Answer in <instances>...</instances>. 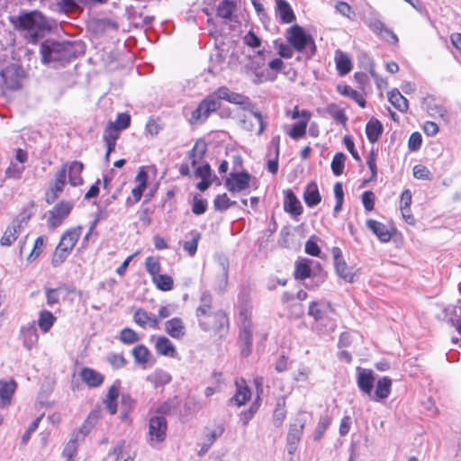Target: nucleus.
Masks as SVG:
<instances>
[{
	"instance_id": "obj_1",
	"label": "nucleus",
	"mask_w": 461,
	"mask_h": 461,
	"mask_svg": "<svg viewBox=\"0 0 461 461\" xmlns=\"http://www.w3.org/2000/svg\"><path fill=\"white\" fill-rule=\"evenodd\" d=\"M14 29L19 32L30 43L35 44L51 25L48 18L40 11H23L18 15L9 17Z\"/></svg>"
},
{
	"instance_id": "obj_2",
	"label": "nucleus",
	"mask_w": 461,
	"mask_h": 461,
	"mask_svg": "<svg viewBox=\"0 0 461 461\" xmlns=\"http://www.w3.org/2000/svg\"><path fill=\"white\" fill-rule=\"evenodd\" d=\"M41 52L43 63L68 62L76 56V46L70 41H47L41 44Z\"/></svg>"
},
{
	"instance_id": "obj_3",
	"label": "nucleus",
	"mask_w": 461,
	"mask_h": 461,
	"mask_svg": "<svg viewBox=\"0 0 461 461\" xmlns=\"http://www.w3.org/2000/svg\"><path fill=\"white\" fill-rule=\"evenodd\" d=\"M229 103L243 105V109L248 111V114H245L243 116V119L241 120L242 127L248 131L253 130V125L251 124L249 120H250L252 117L257 121L258 124V130L257 134L261 135L266 128V122L263 120L261 113L255 107L254 104H250L249 97L239 94L232 92L230 99L228 101Z\"/></svg>"
},
{
	"instance_id": "obj_4",
	"label": "nucleus",
	"mask_w": 461,
	"mask_h": 461,
	"mask_svg": "<svg viewBox=\"0 0 461 461\" xmlns=\"http://www.w3.org/2000/svg\"><path fill=\"white\" fill-rule=\"evenodd\" d=\"M211 294L207 292L203 293L201 296V304L196 310V314L198 317L206 316L210 319L212 318L215 321L216 323L212 324L211 321H201V325H203L205 330L214 329L218 331L226 330L228 326L227 316L222 312H217L215 313H212L211 312Z\"/></svg>"
},
{
	"instance_id": "obj_5",
	"label": "nucleus",
	"mask_w": 461,
	"mask_h": 461,
	"mask_svg": "<svg viewBox=\"0 0 461 461\" xmlns=\"http://www.w3.org/2000/svg\"><path fill=\"white\" fill-rule=\"evenodd\" d=\"M92 418L97 419L98 411H92L88 416V419L82 424V426L71 433L70 438L66 444L62 452L63 456H65L67 459L72 460V457L77 453L78 443L83 441L84 438L90 433L93 427L90 421Z\"/></svg>"
},
{
	"instance_id": "obj_6",
	"label": "nucleus",
	"mask_w": 461,
	"mask_h": 461,
	"mask_svg": "<svg viewBox=\"0 0 461 461\" xmlns=\"http://www.w3.org/2000/svg\"><path fill=\"white\" fill-rule=\"evenodd\" d=\"M334 311L330 303L327 302H312L309 306L308 314L321 326L334 330V323L331 321V315Z\"/></svg>"
},
{
	"instance_id": "obj_7",
	"label": "nucleus",
	"mask_w": 461,
	"mask_h": 461,
	"mask_svg": "<svg viewBox=\"0 0 461 461\" xmlns=\"http://www.w3.org/2000/svg\"><path fill=\"white\" fill-rule=\"evenodd\" d=\"M167 424L163 416H155L149 419V444L156 447L162 443L167 437Z\"/></svg>"
},
{
	"instance_id": "obj_8",
	"label": "nucleus",
	"mask_w": 461,
	"mask_h": 461,
	"mask_svg": "<svg viewBox=\"0 0 461 461\" xmlns=\"http://www.w3.org/2000/svg\"><path fill=\"white\" fill-rule=\"evenodd\" d=\"M221 106V103L217 102V96L212 94L207 95L198 105V107L193 111L190 122L195 123L200 121L206 120L209 115L218 110Z\"/></svg>"
},
{
	"instance_id": "obj_9",
	"label": "nucleus",
	"mask_w": 461,
	"mask_h": 461,
	"mask_svg": "<svg viewBox=\"0 0 461 461\" xmlns=\"http://www.w3.org/2000/svg\"><path fill=\"white\" fill-rule=\"evenodd\" d=\"M286 40L299 52L303 51L308 44L314 46L312 36L306 34L304 30L297 24L293 25L287 30Z\"/></svg>"
},
{
	"instance_id": "obj_10",
	"label": "nucleus",
	"mask_w": 461,
	"mask_h": 461,
	"mask_svg": "<svg viewBox=\"0 0 461 461\" xmlns=\"http://www.w3.org/2000/svg\"><path fill=\"white\" fill-rule=\"evenodd\" d=\"M22 69L15 64L7 66L0 72V86L2 89L16 90L20 87Z\"/></svg>"
},
{
	"instance_id": "obj_11",
	"label": "nucleus",
	"mask_w": 461,
	"mask_h": 461,
	"mask_svg": "<svg viewBox=\"0 0 461 461\" xmlns=\"http://www.w3.org/2000/svg\"><path fill=\"white\" fill-rule=\"evenodd\" d=\"M73 208V203L62 201L55 205L49 212L48 226L50 229H56L60 226L63 221L68 216Z\"/></svg>"
},
{
	"instance_id": "obj_12",
	"label": "nucleus",
	"mask_w": 461,
	"mask_h": 461,
	"mask_svg": "<svg viewBox=\"0 0 461 461\" xmlns=\"http://www.w3.org/2000/svg\"><path fill=\"white\" fill-rule=\"evenodd\" d=\"M67 167L68 165H63L61 168L56 172L54 180L51 183L50 189L46 192L45 199L50 204L54 203L64 190L66 185Z\"/></svg>"
},
{
	"instance_id": "obj_13",
	"label": "nucleus",
	"mask_w": 461,
	"mask_h": 461,
	"mask_svg": "<svg viewBox=\"0 0 461 461\" xmlns=\"http://www.w3.org/2000/svg\"><path fill=\"white\" fill-rule=\"evenodd\" d=\"M108 0H58L57 3L51 4L50 9L59 14L74 13L79 9V4L95 5L104 4Z\"/></svg>"
},
{
	"instance_id": "obj_14",
	"label": "nucleus",
	"mask_w": 461,
	"mask_h": 461,
	"mask_svg": "<svg viewBox=\"0 0 461 461\" xmlns=\"http://www.w3.org/2000/svg\"><path fill=\"white\" fill-rule=\"evenodd\" d=\"M250 179L247 171L230 173L225 179V186L230 193H240L249 188Z\"/></svg>"
},
{
	"instance_id": "obj_15",
	"label": "nucleus",
	"mask_w": 461,
	"mask_h": 461,
	"mask_svg": "<svg viewBox=\"0 0 461 461\" xmlns=\"http://www.w3.org/2000/svg\"><path fill=\"white\" fill-rule=\"evenodd\" d=\"M250 312L248 310H241L240 312V340L248 349L247 355L249 352V347L252 343V330H251V321H250Z\"/></svg>"
},
{
	"instance_id": "obj_16",
	"label": "nucleus",
	"mask_w": 461,
	"mask_h": 461,
	"mask_svg": "<svg viewBox=\"0 0 461 461\" xmlns=\"http://www.w3.org/2000/svg\"><path fill=\"white\" fill-rule=\"evenodd\" d=\"M26 221L23 219L16 218L6 228L3 236L0 239V245L10 247L18 238L22 230L23 229Z\"/></svg>"
},
{
	"instance_id": "obj_17",
	"label": "nucleus",
	"mask_w": 461,
	"mask_h": 461,
	"mask_svg": "<svg viewBox=\"0 0 461 461\" xmlns=\"http://www.w3.org/2000/svg\"><path fill=\"white\" fill-rule=\"evenodd\" d=\"M303 428L304 421L299 419L295 420L294 422L290 425L288 434L286 437L288 451L290 454H292L294 451L295 446L300 441L303 431Z\"/></svg>"
},
{
	"instance_id": "obj_18",
	"label": "nucleus",
	"mask_w": 461,
	"mask_h": 461,
	"mask_svg": "<svg viewBox=\"0 0 461 461\" xmlns=\"http://www.w3.org/2000/svg\"><path fill=\"white\" fill-rule=\"evenodd\" d=\"M357 383L359 389L366 394L371 396V393L374 387L375 380L374 372L369 369L357 368Z\"/></svg>"
},
{
	"instance_id": "obj_19",
	"label": "nucleus",
	"mask_w": 461,
	"mask_h": 461,
	"mask_svg": "<svg viewBox=\"0 0 461 461\" xmlns=\"http://www.w3.org/2000/svg\"><path fill=\"white\" fill-rule=\"evenodd\" d=\"M235 384L237 391L236 393L230 399V402L238 407H240L250 399L251 391L246 384L244 379L236 380Z\"/></svg>"
},
{
	"instance_id": "obj_20",
	"label": "nucleus",
	"mask_w": 461,
	"mask_h": 461,
	"mask_svg": "<svg viewBox=\"0 0 461 461\" xmlns=\"http://www.w3.org/2000/svg\"><path fill=\"white\" fill-rule=\"evenodd\" d=\"M21 337L23 346L28 349H32L37 343L39 336L34 322L23 325L21 328Z\"/></svg>"
},
{
	"instance_id": "obj_21",
	"label": "nucleus",
	"mask_w": 461,
	"mask_h": 461,
	"mask_svg": "<svg viewBox=\"0 0 461 461\" xmlns=\"http://www.w3.org/2000/svg\"><path fill=\"white\" fill-rule=\"evenodd\" d=\"M391 389H392L391 378H389L387 376H384L377 381L376 387H375V394L371 393V396H369V398L375 402H379L384 399H386L390 395Z\"/></svg>"
},
{
	"instance_id": "obj_22",
	"label": "nucleus",
	"mask_w": 461,
	"mask_h": 461,
	"mask_svg": "<svg viewBox=\"0 0 461 461\" xmlns=\"http://www.w3.org/2000/svg\"><path fill=\"white\" fill-rule=\"evenodd\" d=\"M15 390L16 383L14 381L0 380V406L2 408L11 403Z\"/></svg>"
},
{
	"instance_id": "obj_23",
	"label": "nucleus",
	"mask_w": 461,
	"mask_h": 461,
	"mask_svg": "<svg viewBox=\"0 0 461 461\" xmlns=\"http://www.w3.org/2000/svg\"><path fill=\"white\" fill-rule=\"evenodd\" d=\"M81 235V227L67 230L61 237L59 246L71 252Z\"/></svg>"
},
{
	"instance_id": "obj_24",
	"label": "nucleus",
	"mask_w": 461,
	"mask_h": 461,
	"mask_svg": "<svg viewBox=\"0 0 461 461\" xmlns=\"http://www.w3.org/2000/svg\"><path fill=\"white\" fill-rule=\"evenodd\" d=\"M366 24L369 29L375 34L382 36L383 33L389 35L394 43L398 42V37L390 29L386 28L385 25L377 17H370L365 20Z\"/></svg>"
},
{
	"instance_id": "obj_25",
	"label": "nucleus",
	"mask_w": 461,
	"mask_h": 461,
	"mask_svg": "<svg viewBox=\"0 0 461 461\" xmlns=\"http://www.w3.org/2000/svg\"><path fill=\"white\" fill-rule=\"evenodd\" d=\"M133 320L135 323L141 328H146L148 326L150 328H157L159 322V321L155 315L149 314L143 309H138L135 312L133 315Z\"/></svg>"
},
{
	"instance_id": "obj_26",
	"label": "nucleus",
	"mask_w": 461,
	"mask_h": 461,
	"mask_svg": "<svg viewBox=\"0 0 461 461\" xmlns=\"http://www.w3.org/2000/svg\"><path fill=\"white\" fill-rule=\"evenodd\" d=\"M366 226L379 239L380 241L387 242L391 240L392 233L384 223L370 219L366 221Z\"/></svg>"
},
{
	"instance_id": "obj_27",
	"label": "nucleus",
	"mask_w": 461,
	"mask_h": 461,
	"mask_svg": "<svg viewBox=\"0 0 461 461\" xmlns=\"http://www.w3.org/2000/svg\"><path fill=\"white\" fill-rule=\"evenodd\" d=\"M68 165L67 172L68 173V182L71 185L77 186L83 183L81 173L84 169V165L79 161H73L66 163Z\"/></svg>"
},
{
	"instance_id": "obj_28",
	"label": "nucleus",
	"mask_w": 461,
	"mask_h": 461,
	"mask_svg": "<svg viewBox=\"0 0 461 461\" xmlns=\"http://www.w3.org/2000/svg\"><path fill=\"white\" fill-rule=\"evenodd\" d=\"M166 332L174 339H181L185 334V327L180 318H173L165 323Z\"/></svg>"
},
{
	"instance_id": "obj_29",
	"label": "nucleus",
	"mask_w": 461,
	"mask_h": 461,
	"mask_svg": "<svg viewBox=\"0 0 461 461\" xmlns=\"http://www.w3.org/2000/svg\"><path fill=\"white\" fill-rule=\"evenodd\" d=\"M236 9L237 7L234 1L223 0L217 7V15L227 22H231L236 17L234 15Z\"/></svg>"
},
{
	"instance_id": "obj_30",
	"label": "nucleus",
	"mask_w": 461,
	"mask_h": 461,
	"mask_svg": "<svg viewBox=\"0 0 461 461\" xmlns=\"http://www.w3.org/2000/svg\"><path fill=\"white\" fill-rule=\"evenodd\" d=\"M284 207L287 212H290L294 216L300 215L303 212L301 202L291 190H288L285 193Z\"/></svg>"
},
{
	"instance_id": "obj_31",
	"label": "nucleus",
	"mask_w": 461,
	"mask_h": 461,
	"mask_svg": "<svg viewBox=\"0 0 461 461\" xmlns=\"http://www.w3.org/2000/svg\"><path fill=\"white\" fill-rule=\"evenodd\" d=\"M80 377L90 387L99 386L104 381L103 375L89 367L81 370Z\"/></svg>"
},
{
	"instance_id": "obj_32",
	"label": "nucleus",
	"mask_w": 461,
	"mask_h": 461,
	"mask_svg": "<svg viewBox=\"0 0 461 461\" xmlns=\"http://www.w3.org/2000/svg\"><path fill=\"white\" fill-rule=\"evenodd\" d=\"M155 348L157 352L160 355L170 357H175L176 355V347L167 337H158Z\"/></svg>"
},
{
	"instance_id": "obj_33",
	"label": "nucleus",
	"mask_w": 461,
	"mask_h": 461,
	"mask_svg": "<svg viewBox=\"0 0 461 461\" xmlns=\"http://www.w3.org/2000/svg\"><path fill=\"white\" fill-rule=\"evenodd\" d=\"M44 291L46 294L47 304L49 306L58 304L62 295L70 293V290L65 286H59L57 288L45 287Z\"/></svg>"
},
{
	"instance_id": "obj_34",
	"label": "nucleus",
	"mask_w": 461,
	"mask_h": 461,
	"mask_svg": "<svg viewBox=\"0 0 461 461\" xmlns=\"http://www.w3.org/2000/svg\"><path fill=\"white\" fill-rule=\"evenodd\" d=\"M335 61L339 75L344 76L350 72L352 63L347 53L341 50H337L335 53Z\"/></svg>"
},
{
	"instance_id": "obj_35",
	"label": "nucleus",
	"mask_w": 461,
	"mask_h": 461,
	"mask_svg": "<svg viewBox=\"0 0 461 461\" xmlns=\"http://www.w3.org/2000/svg\"><path fill=\"white\" fill-rule=\"evenodd\" d=\"M207 149L206 143L203 140H198L195 142L193 149L189 151L188 157L191 159L193 167H195L200 164Z\"/></svg>"
},
{
	"instance_id": "obj_36",
	"label": "nucleus",
	"mask_w": 461,
	"mask_h": 461,
	"mask_svg": "<svg viewBox=\"0 0 461 461\" xmlns=\"http://www.w3.org/2000/svg\"><path fill=\"white\" fill-rule=\"evenodd\" d=\"M280 19L285 23H290L295 20V15L286 0H275Z\"/></svg>"
},
{
	"instance_id": "obj_37",
	"label": "nucleus",
	"mask_w": 461,
	"mask_h": 461,
	"mask_svg": "<svg viewBox=\"0 0 461 461\" xmlns=\"http://www.w3.org/2000/svg\"><path fill=\"white\" fill-rule=\"evenodd\" d=\"M303 198L305 203L309 207H313L321 202V195L316 183L312 182L307 185L303 194Z\"/></svg>"
},
{
	"instance_id": "obj_38",
	"label": "nucleus",
	"mask_w": 461,
	"mask_h": 461,
	"mask_svg": "<svg viewBox=\"0 0 461 461\" xmlns=\"http://www.w3.org/2000/svg\"><path fill=\"white\" fill-rule=\"evenodd\" d=\"M310 121H307V118L303 121H299L298 122L290 126H285V132L293 139L298 140L304 137L306 133L307 125Z\"/></svg>"
},
{
	"instance_id": "obj_39",
	"label": "nucleus",
	"mask_w": 461,
	"mask_h": 461,
	"mask_svg": "<svg viewBox=\"0 0 461 461\" xmlns=\"http://www.w3.org/2000/svg\"><path fill=\"white\" fill-rule=\"evenodd\" d=\"M112 453L116 455L115 461H135V452L131 449H126L124 441H120L113 447Z\"/></svg>"
},
{
	"instance_id": "obj_40",
	"label": "nucleus",
	"mask_w": 461,
	"mask_h": 461,
	"mask_svg": "<svg viewBox=\"0 0 461 461\" xmlns=\"http://www.w3.org/2000/svg\"><path fill=\"white\" fill-rule=\"evenodd\" d=\"M389 102L400 112L404 113L408 110V100L399 92L393 89L388 93Z\"/></svg>"
},
{
	"instance_id": "obj_41",
	"label": "nucleus",
	"mask_w": 461,
	"mask_h": 461,
	"mask_svg": "<svg viewBox=\"0 0 461 461\" xmlns=\"http://www.w3.org/2000/svg\"><path fill=\"white\" fill-rule=\"evenodd\" d=\"M383 131V126L378 120L371 119L366 126V133L370 142H375Z\"/></svg>"
},
{
	"instance_id": "obj_42",
	"label": "nucleus",
	"mask_w": 461,
	"mask_h": 461,
	"mask_svg": "<svg viewBox=\"0 0 461 461\" xmlns=\"http://www.w3.org/2000/svg\"><path fill=\"white\" fill-rule=\"evenodd\" d=\"M56 317L49 311L43 310L40 312L38 325L43 332H48L53 326Z\"/></svg>"
},
{
	"instance_id": "obj_43",
	"label": "nucleus",
	"mask_w": 461,
	"mask_h": 461,
	"mask_svg": "<svg viewBox=\"0 0 461 461\" xmlns=\"http://www.w3.org/2000/svg\"><path fill=\"white\" fill-rule=\"evenodd\" d=\"M338 91L345 96L353 99L362 108L366 106V101L363 96L349 86H338Z\"/></svg>"
},
{
	"instance_id": "obj_44",
	"label": "nucleus",
	"mask_w": 461,
	"mask_h": 461,
	"mask_svg": "<svg viewBox=\"0 0 461 461\" xmlns=\"http://www.w3.org/2000/svg\"><path fill=\"white\" fill-rule=\"evenodd\" d=\"M152 282L161 291H170L173 289L174 280L170 276L158 274L152 278Z\"/></svg>"
},
{
	"instance_id": "obj_45",
	"label": "nucleus",
	"mask_w": 461,
	"mask_h": 461,
	"mask_svg": "<svg viewBox=\"0 0 461 461\" xmlns=\"http://www.w3.org/2000/svg\"><path fill=\"white\" fill-rule=\"evenodd\" d=\"M327 112L337 122L346 126L348 117L343 109L331 104L327 106Z\"/></svg>"
},
{
	"instance_id": "obj_46",
	"label": "nucleus",
	"mask_w": 461,
	"mask_h": 461,
	"mask_svg": "<svg viewBox=\"0 0 461 461\" xmlns=\"http://www.w3.org/2000/svg\"><path fill=\"white\" fill-rule=\"evenodd\" d=\"M310 260L309 259H302L296 264L294 276L296 279L303 280L310 276L311 268H310Z\"/></svg>"
},
{
	"instance_id": "obj_47",
	"label": "nucleus",
	"mask_w": 461,
	"mask_h": 461,
	"mask_svg": "<svg viewBox=\"0 0 461 461\" xmlns=\"http://www.w3.org/2000/svg\"><path fill=\"white\" fill-rule=\"evenodd\" d=\"M335 268L337 274L345 281L349 283L354 281V273L352 272V268L348 267L344 260L336 263Z\"/></svg>"
},
{
	"instance_id": "obj_48",
	"label": "nucleus",
	"mask_w": 461,
	"mask_h": 461,
	"mask_svg": "<svg viewBox=\"0 0 461 461\" xmlns=\"http://www.w3.org/2000/svg\"><path fill=\"white\" fill-rule=\"evenodd\" d=\"M46 240L47 238L45 236H40L36 239L33 248L29 256L27 257L28 262L34 261L41 254L45 247Z\"/></svg>"
},
{
	"instance_id": "obj_49",
	"label": "nucleus",
	"mask_w": 461,
	"mask_h": 461,
	"mask_svg": "<svg viewBox=\"0 0 461 461\" xmlns=\"http://www.w3.org/2000/svg\"><path fill=\"white\" fill-rule=\"evenodd\" d=\"M285 400L278 401L273 414V422L276 427H280L286 416Z\"/></svg>"
},
{
	"instance_id": "obj_50",
	"label": "nucleus",
	"mask_w": 461,
	"mask_h": 461,
	"mask_svg": "<svg viewBox=\"0 0 461 461\" xmlns=\"http://www.w3.org/2000/svg\"><path fill=\"white\" fill-rule=\"evenodd\" d=\"M132 355L134 357L135 361L142 365L147 364L150 357L149 349L143 345H139L135 347L132 349Z\"/></svg>"
},
{
	"instance_id": "obj_51",
	"label": "nucleus",
	"mask_w": 461,
	"mask_h": 461,
	"mask_svg": "<svg viewBox=\"0 0 461 461\" xmlns=\"http://www.w3.org/2000/svg\"><path fill=\"white\" fill-rule=\"evenodd\" d=\"M346 156L342 152L336 153L331 161V170L335 176H340L345 167Z\"/></svg>"
},
{
	"instance_id": "obj_52",
	"label": "nucleus",
	"mask_w": 461,
	"mask_h": 461,
	"mask_svg": "<svg viewBox=\"0 0 461 461\" xmlns=\"http://www.w3.org/2000/svg\"><path fill=\"white\" fill-rule=\"evenodd\" d=\"M155 386L166 384L171 381V375L164 371H157L147 378Z\"/></svg>"
},
{
	"instance_id": "obj_53",
	"label": "nucleus",
	"mask_w": 461,
	"mask_h": 461,
	"mask_svg": "<svg viewBox=\"0 0 461 461\" xmlns=\"http://www.w3.org/2000/svg\"><path fill=\"white\" fill-rule=\"evenodd\" d=\"M235 203L236 202L230 201L226 194H218L213 201L214 208L217 211H226Z\"/></svg>"
},
{
	"instance_id": "obj_54",
	"label": "nucleus",
	"mask_w": 461,
	"mask_h": 461,
	"mask_svg": "<svg viewBox=\"0 0 461 461\" xmlns=\"http://www.w3.org/2000/svg\"><path fill=\"white\" fill-rule=\"evenodd\" d=\"M287 117H290L292 120H299L303 121L307 118V121H310L312 118V113L307 110H300L298 106H295L292 111L287 110L285 112Z\"/></svg>"
},
{
	"instance_id": "obj_55",
	"label": "nucleus",
	"mask_w": 461,
	"mask_h": 461,
	"mask_svg": "<svg viewBox=\"0 0 461 461\" xmlns=\"http://www.w3.org/2000/svg\"><path fill=\"white\" fill-rule=\"evenodd\" d=\"M145 268L147 272L152 276V278L159 274L160 263L158 258L149 257L145 261Z\"/></svg>"
},
{
	"instance_id": "obj_56",
	"label": "nucleus",
	"mask_w": 461,
	"mask_h": 461,
	"mask_svg": "<svg viewBox=\"0 0 461 461\" xmlns=\"http://www.w3.org/2000/svg\"><path fill=\"white\" fill-rule=\"evenodd\" d=\"M335 8L343 16L348 18L351 21L355 20L356 14L348 3L339 1L336 4Z\"/></svg>"
},
{
	"instance_id": "obj_57",
	"label": "nucleus",
	"mask_w": 461,
	"mask_h": 461,
	"mask_svg": "<svg viewBox=\"0 0 461 461\" xmlns=\"http://www.w3.org/2000/svg\"><path fill=\"white\" fill-rule=\"evenodd\" d=\"M130 122H131L130 115L128 113H122L118 114L115 122H110L109 125L118 131H121V130H124V129L128 128L130 125Z\"/></svg>"
},
{
	"instance_id": "obj_58",
	"label": "nucleus",
	"mask_w": 461,
	"mask_h": 461,
	"mask_svg": "<svg viewBox=\"0 0 461 461\" xmlns=\"http://www.w3.org/2000/svg\"><path fill=\"white\" fill-rule=\"evenodd\" d=\"M69 254H70L69 251H68L66 249H63L58 245V247L56 248V249L53 253V256H52V260H51L52 265L54 267H58V266L61 265L66 260V258L68 257Z\"/></svg>"
},
{
	"instance_id": "obj_59",
	"label": "nucleus",
	"mask_w": 461,
	"mask_h": 461,
	"mask_svg": "<svg viewBox=\"0 0 461 461\" xmlns=\"http://www.w3.org/2000/svg\"><path fill=\"white\" fill-rule=\"evenodd\" d=\"M120 339L124 344H132L139 341L138 334L130 328H124L121 331Z\"/></svg>"
},
{
	"instance_id": "obj_60",
	"label": "nucleus",
	"mask_w": 461,
	"mask_h": 461,
	"mask_svg": "<svg viewBox=\"0 0 461 461\" xmlns=\"http://www.w3.org/2000/svg\"><path fill=\"white\" fill-rule=\"evenodd\" d=\"M206 209H207L206 200L195 195L194 197L193 205H192L193 213H194L196 215H201L205 212Z\"/></svg>"
},
{
	"instance_id": "obj_61",
	"label": "nucleus",
	"mask_w": 461,
	"mask_h": 461,
	"mask_svg": "<svg viewBox=\"0 0 461 461\" xmlns=\"http://www.w3.org/2000/svg\"><path fill=\"white\" fill-rule=\"evenodd\" d=\"M194 168L196 176L202 179H212V169L208 163H204L201 166L198 165Z\"/></svg>"
},
{
	"instance_id": "obj_62",
	"label": "nucleus",
	"mask_w": 461,
	"mask_h": 461,
	"mask_svg": "<svg viewBox=\"0 0 461 461\" xmlns=\"http://www.w3.org/2000/svg\"><path fill=\"white\" fill-rule=\"evenodd\" d=\"M421 142H422V137H421L420 133L417 132V131L413 132V133H411V135L409 138L408 148L411 151L418 150L421 146Z\"/></svg>"
},
{
	"instance_id": "obj_63",
	"label": "nucleus",
	"mask_w": 461,
	"mask_h": 461,
	"mask_svg": "<svg viewBox=\"0 0 461 461\" xmlns=\"http://www.w3.org/2000/svg\"><path fill=\"white\" fill-rule=\"evenodd\" d=\"M23 170V167H19L15 164H11L5 171V176L8 178L19 179L21 178Z\"/></svg>"
},
{
	"instance_id": "obj_64",
	"label": "nucleus",
	"mask_w": 461,
	"mask_h": 461,
	"mask_svg": "<svg viewBox=\"0 0 461 461\" xmlns=\"http://www.w3.org/2000/svg\"><path fill=\"white\" fill-rule=\"evenodd\" d=\"M430 171L428 169L427 167L423 165H416L413 167V176L417 179H429L430 178Z\"/></svg>"
}]
</instances>
